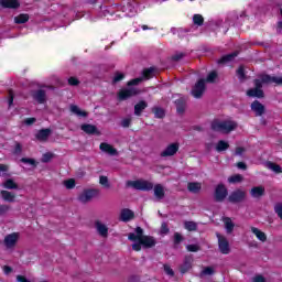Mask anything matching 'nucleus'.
<instances>
[{"label":"nucleus","instance_id":"f257e3e1","mask_svg":"<svg viewBox=\"0 0 282 282\" xmlns=\"http://www.w3.org/2000/svg\"><path fill=\"white\" fill-rule=\"evenodd\" d=\"M282 85V77L270 76L269 74H259L258 78L253 80L254 88L247 90V96L249 98H265V93L263 91V85Z\"/></svg>","mask_w":282,"mask_h":282},{"label":"nucleus","instance_id":"f03ea898","mask_svg":"<svg viewBox=\"0 0 282 282\" xmlns=\"http://www.w3.org/2000/svg\"><path fill=\"white\" fill-rule=\"evenodd\" d=\"M239 124L236 121L232 120H219L215 119L210 123V128L213 131H216L217 133H230L231 131H235Z\"/></svg>","mask_w":282,"mask_h":282},{"label":"nucleus","instance_id":"7ed1b4c3","mask_svg":"<svg viewBox=\"0 0 282 282\" xmlns=\"http://www.w3.org/2000/svg\"><path fill=\"white\" fill-rule=\"evenodd\" d=\"M155 243H158V240H155L153 236H144L140 241L132 245V250H134V252H140L142 247L145 249L155 248Z\"/></svg>","mask_w":282,"mask_h":282},{"label":"nucleus","instance_id":"20e7f679","mask_svg":"<svg viewBox=\"0 0 282 282\" xmlns=\"http://www.w3.org/2000/svg\"><path fill=\"white\" fill-rule=\"evenodd\" d=\"M142 91L140 88L135 87H129V88H122L117 93V98L120 102L124 100H129V98H133L135 96H140Z\"/></svg>","mask_w":282,"mask_h":282},{"label":"nucleus","instance_id":"39448f33","mask_svg":"<svg viewBox=\"0 0 282 282\" xmlns=\"http://www.w3.org/2000/svg\"><path fill=\"white\" fill-rule=\"evenodd\" d=\"M127 186H131L135 191H153V183L144 180L128 181Z\"/></svg>","mask_w":282,"mask_h":282},{"label":"nucleus","instance_id":"423d86ee","mask_svg":"<svg viewBox=\"0 0 282 282\" xmlns=\"http://www.w3.org/2000/svg\"><path fill=\"white\" fill-rule=\"evenodd\" d=\"M248 197V193L241 188L235 189L228 196L229 204H241Z\"/></svg>","mask_w":282,"mask_h":282},{"label":"nucleus","instance_id":"0eeeda50","mask_svg":"<svg viewBox=\"0 0 282 282\" xmlns=\"http://www.w3.org/2000/svg\"><path fill=\"white\" fill-rule=\"evenodd\" d=\"M228 197V188L224 184H218L214 192V199L217 203L224 202Z\"/></svg>","mask_w":282,"mask_h":282},{"label":"nucleus","instance_id":"6e6552de","mask_svg":"<svg viewBox=\"0 0 282 282\" xmlns=\"http://www.w3.org/2000/svg\"><path fill=\"white\" fill-rule=\"evenodd\" d=\"M205 91H206V80L199 79L192 88V96L194 98H202Z\"/></svg>","mask_w":282,"mask_h":282},{"label":"nucleus","instance_id":"1a4fd4ad","mask_svg":"<svg viewBox=\"0 0 282 282\" xmlns=\"http://www.w3.org/2000/svg\"><path fill=\"white\" fill-rule=\"evenodd\" d=\"M216 237L218 239V248L221 254H230V242H228V239L226 238V236L216 234Z\"/></svg>","mask_w":282,"mask_h":282},{"label":"nucleus","instance_id":"9d476101","mask_svg":"<svg viewBox=\"0 0 282 282\" xmlns=\"http://www.w3.org/2000/svg\"><path fill=\"white\" fill-rule=\"evenodd\" d=\"M31 96L39 105H45V102H47V91L44 89L33 90Z\"/></svg>","mask_w":282,"mask_h":282},{"label":"nucleus","instance_id":"9b49d317","mask_svg":"<svg viewBox=\"0 0 282 282\" xmlns=\"http://www.w3.org/2000/svg\"><path fill=\"white\" fill-rule=\"evenodd\" d=\"M98 189H85L79 196L78 199L82 202V204H87L89 200H91L94 197H98Z\"/></svg>","mask_w":282,"mask_h":282},{"label":"nucleus","instance_id":"f8f14e48","mask_svg":"<svg viewBox=\"0 0 282 282\" xmlns=\"http://www.w3.org/2000/svg\"><path fill=\"white\" fill-rule=\"evenodd\" d=\"M180 151V143H171L165 148L164 151L161 152V158H171L175 155Z\"/></svg>","mask_w":282,"mask_h":282},{"label":"nucleus","instance_id":"ddd939ff","mask_svg":"<svg viewBox=\"0 0 282 282\" xmlns=\"http://www.w3.org/2000/svg\"><path fill=\"white\" fill-rule=\"evenodd\" d=\"M174 105L176 107V112L178 116H184L186 112V107H187V99L185 97H180L174 101Z\"/></svg>","mask_w":282,"mask_h":282},{"label":"nucleus","instance_id":"4468645a","mask_svg":"<svg viewBox=\"0 0 282 282\" xmlns=\"http://www.w3.org/2000/svg\"><path fill=\"white\" fill-rule=\"evenodd\" d=\"M191 268H193V256H185L183 263L180 265L181 274H186Z\"/></svg>","mask_w":282,"mask_h":282},{"label":"nucleus","instance_id":"2eb2a0df","mask_svg":"<svg viewBox=\"0 0 282 282\" xmlns=\"http://www.w3.org/2000/svg\"><path fill=\"white\" fill-rule=\"evenodd\" d=\"M120 221H131L132 219H135V213L129 208H123L121 209L120 216H119Z\"/></svg>","mask_w":282,"mask_h":282},{"label":"nucleus","instance_id":"dca6fc26","mask_svg":"<svg viewBox=\"0 0 282 282\" xmlns=\"http://www.w3.org/2000/svg\"><path fill=\"white\" fill-rule=\"evenodd\" d=\"M0 6L9 10H19L21 2H19V0H0Z\"/></svg>","mask_w":282,"mask_h":282},{"label":"nucleus","instance_id":"f3484780","mask_svg":"<svg viewBox=\"0 0 282 282\" xmlns=\"http://www.w3.org/2000/svg\"><path fill=\"white\" fill-rule=\"evenodd\" d=\"M18 241H19V234L13 232V234L6 236L4 246L7 248H14V246H17Z\"/></svg>","mask_w":282,"mask_h":282},{"label":"nucleus","instance_id":"a211bd4d","mask_svg":"<svg viewBox=\"0 0 282 282\" xmlns=\"http://www.w3.org/2000/svg\"><path fill=\"white\" fill-rule=\"evenodd\" d=\"M80 129L88 135H100V131H98V128L94 124L84 123L80 126Z\"/></svg>","mask_w":282,"mask_h":282},{"label":"nucleus","instance_id":"6ab92c4d","mask_svg":"<svg viewBox=\"0 0 282 282\" xmlns=\"http://www.w3.org/2000/svg\"><path fill=\"white\" fill-rule=\"evenodd\" d=\"M251 111H253L256 116H263V113H265V106H263L261 101L254 100L251 104Z\"/></svg>","mask_w":282,"mask_h":282},{"label":"nucleus","instance_id":"aec40b11","mask_svg":"<svg viewBox=\"0 0 282 282\" xmlns=\"http://www.w3.org/2000/svg\"><path fill=\"white\" fill-rule=\"evenodd\" d=\"M50 135H52L51 129H41L35 134V138L39 140V142H47V140H50Z\"/></svg>","mask_w":282,"mask_h":282},{"label":"nucleus","instance_id":"412c9836","mask_svg":"<svg viewBox=\"0 0 282 282\" xmlns=\"http://www.w3.org/2000/svg\"><path fill=\"white\" fill-rule=\"evenodd\" d=\"M135 232H130L128 235V239L129 241H140L144 236V229H142V227H137L135 228Z\"/></svg>","mask_w":282,"mask_h":282},{"label":"nucleus","instance_id":"4be33fe9","mask_svg":"<svg viewBox=\"0 0 282 282\" xmlns=\"http://www.w3.org/2000/svg\"><path fill=\"white\" fill-rule=\"evenodd\" d=\"M0 195L3 199V202H8L9 204H14V202L17 199V194H14L13 192H10V191L2 189L0 192Z\"/></svg>","mask_w":282,"mask_h":282},{"label":"nucleus","instance_id":"5701e85b","mask_svg":"<svg viewBox=\"0 0 282 282\" xmlns=\"http://www.w3.org/2000/svg\"><path fill=\"white\" fill-rule=\"evenodd\" d=\"M99 149L100 151H104V153H108V155H118V150L109 143H100Z\"/></svg>","mask_w":282,"mask_h":282},{"label":"nucleus","instance_id":"b1692460","mask_svg":"<svg viewBox=\"0 0 282 282\" xmlns=\"http://www.w3.org/2000/svg\"><path fill=\"white\" fill-rule=\"evenodd\" d=\"M239 56V51H235L234 53L224 55L221 58L218 59V65H226L227 63H232L234 58Z\"/></svg>","mask_w":282,"mask_h":282},{"label":"nucleus","instance_id":"393cba45","mask_svg":"<svg viewBox=\"0 0 282 282\" xmlns=\"http://www.w3.org/2000/svg\"><path fill=\"white\" fill-rule=\"evenodd\" d=\"M147 107H149V102L144 100H140L137 105H134V116H138V117L142 116Z\"/></svg>","mask_w":282,"mask_h":282},{"label":"nucleus","instance_id":"a878e982","mask_svg":"<svg viewBox=\"0 0 282 282\" xmlns=\"http://www.w3.org/2000/svg\"><path fill=\"white\" fill-rule=\"evenodd\" d=\"M69 109L72 113H75V116H78L79 118H87V116H89V112L80 110V108L76 105H70Z\"/></svg>","mask_w":282,"mask_h":282},{"label":"nucleus","instance_id":"bb28decb","mask_svg":"<svg viewBox=\"0 0 282 282\" xmlns=\"http://www.w3.org/2000/svg\"><path fill=\"white\" fill-rule=\"evenodd\" d=\"M250 194L254 198L263 197V195H265V187L256 186V187L251 188Z\"/></svg>","mask_w":282,"mask_h":282},{"label":"nucleus","instance_id":"cd10ccee","mask_svg":"<svg viewBox=\"0 0 282 282\" xmlns=\"http://www.w3.org/2000/svg\"><path fill=\"white\" fill-rule=\"evenodd\" d=\"M2 186L8 191H19V184H17V182H14L12 178H8L6 182H3Z\"/></svg>","mask_w":282,"mask_h":282},{"label":"nucleus","instance_id":"c85d7f7f","mask_svg":"<svg viewBox=\"0 0 282 282\" xmlns=\"http://www.w3.org/2000/svg\"><path fill=\"white\" fill-rule=\"evenodd\" d=\"M187 191H189V193H194L195 195H197V193H199V191H202V183L189 182L187 184Z\"/></svg>","mask_w":282,"mask_h":282},{"label":"nucleus","instance_id":"c756f323","mask_svg":"<svg viewBox=\"0 0 282 282\" xmlns=\"http://www.w3.org/2000/svg\"><path fill=\"white\" fill-rule=\"evenodd\" d=\"M251 232H253V235H256L257 239H259L262 242L268 241V236L265 235V232L261 231L259 228L257 227H251Z\"/></svg>","mask_w":282,"mask_h":282},{"label":"nucleus","instance_id":"7c9ffc66","mask_svg":"<svg viewBox=\"0 0 282 282\" xmlns=\"http://www.w3.org/2000/svg\"><path fill=\"white\" fill-rule=\"evenodd\" d=\"M165 193H164V186H162V184H156L154 186V197H156V199L162 200V198L164 197Z\"/></svg>","mask_w":282,"mask_h":282},{"label":"nucleus","instance_id":"2f4dec72","mask_svg":"<svg viewBox=\"0 0 282 282\" xmlns=\"http://www.w3.org/2000/svg\"><path fill=\"white\" fill-rule=\"evenodd\" d=\"M95 226L101 237H107V235H109V228H107L106 225L101 224L100 221H97Z\"/></svg>","mask_w":282,"mask_h":282},{"label":"nucleus","instance_id":"473e14b6","mask_svg":"<svg viewBox=\"0 0 282 282\" xmlns=\"http://www.w3.org/2000/svg\"><path fill=\"white\" fill-rule=\"evenodd\" d=\"M30 21V15L28 13H21L14 18V23L18 25H22L23 23H28Z\"/></svg>","mask_w":282,"mask_h":282},{"label":"nucleus","instance_id":"72a5a7b5","mask_svg":"<svg viewBox=\"0 0 282 282\" xmlns=\"http://www.w3.org/2000/svg\"><path fill=\"white\" fill-rule=\"evenodd\" d=\"M228 149H230V143H228L224 140L218 141V143L216 145V151L218 153H221L223 151H228Z\"/></svg>","mask_w":282,"mask_h":282},{"label":"nucleus","instance_id":"f704fd0d","mask_svg":"<svg viewBox=\"0 0 282 282\" xmlns=\"http://www.w3.org/2000/svg\"><path fill=\"white\" fill-rule=\"evenodd\" d=\"M229 184H241L243 182V175L236 174L228 177Z\"/></svg>","mask_w":282,"mask_h":282},{"label":"nucleus","instance_id":"c9c22d12","mask_svg":"<svg viewBox=\"0 0 282 282\" xmlns=\"http://www.w3.org/2000/svg\"><path fill=\"white\" fill-rule=\"evenodd\" d=\"M267 167L270 169V171H273V173H282L281 165L274 163V162H267Z\"/></svg>","mask_w":282,"mask_h":282},{"label":"nucleus","instance_id":"e433bc0d","mask_svg":"<svg viewBox=\"0 0 282 282\" xmlns=\"http://www.w3.org/2000/svg\"><path fill=\"white\" fill-rule=\"evenodd\" d=\"M224 221H225L226 230L228 235H230V232L235 230V223H232V219H230L229 217H226Z\"/></svg>","mask_w":282,"mask_h":282},{"label":"nucleus","instance_id":"4c0bfd02","mask_svg":"<svg viewBox=\"0 0 282 282\" xmlns=\"http://www.w3.org/2000/svg\"><path fill=\"white\" fill-rule=\"evenodd\" d=\"M193 23L196 28H202L204 25V15L202 14H194L193 15Z\"/></svg>","mask_w":282,"mask_h":282},{"label":"nucleus","instance_id":"58836bf2","mask_svg":"<svg viewBox=\"0 0 282 282\" xmlns=\"http://www.w3.org/2000/svg\"><path fill=\"white\" fill-rule=\"evenodd\" d=\"M152 112L154 113L155 118H160V119H162V118H164V116H166V112L160 107L152 108Z\"/></svg>","mask_w":282,"mask_h":282},{"label":"nucleus","instance_id":"ea45409f","mask_svg":"<svg viewBox=\"0 0 282 282\" xmlns=\"http://www.w3.org/2000/svg\"><path fill=\"white\" fill-rule=\"evenodd\" d=\"M143 77H145L147 80L153 78L154 74H155V68L150 67V68H145L143 69Z\"/></svg>","mask_w":282,"mask_h":282},{"label":"nucleus","instance_id":"a19ab883","mask_svg":"<svg viewBox=\"0 0 282 282\" xmlns=\"http://www.w3.org/2000/svg\"><path fill=\"white\" fill-rule=\"evenodd\" d=\"M184 226L189 232H194L195 230H197V223L195 221H185Z\"/></svg>","mask_w":282,"mask_h":282},{"label":"nucleus","instance_id":"79ce46f5","mask_svg":"<svg viewBox=\"0 0 282 282\" xmlns=\"http://www.w3.org/2000/svg\"><path fill=\"white\" fill-rule=\"evenodd\" d=\"M11 209L12 207L8 204L0 205V217H6V215L10 213Z\"/></svg>","mask_w":282,"mask_h":282},{"label":"nucleus","instance_id":"37998d69","mask_svg":"<svg viewBox=\"0 0 282 282\" xmlns=\"http://www.w3.org/2000/svg\"><path fill=\"white\" fill-rule=\"evenodd\" d=\"M64 186L68 189L72 191V188L76 187V180L74 178H68L66 181H64Z\"/></svg>","mask_w":282,"mask_h":282},{"label":"nucleus","instance_id":"c03bdc74","mask_svg":"<svg viewBox=\"0 0 282 282\" xmlns=\"http://www.w3.org/2000/svg\"><path fill=\"white\" fill-rule=\"evenodd\" d=\"M120 80H124V74L120 72L115 73V77L112 79V85H116L117 83H120Z\"/></svg>","mask_w":282,"mask_h":282},{"label":"nucleus","instance_id":"a18cd8bd","mask_svg":"<svg viewBox=\"0 0 282 282\" xmlns=\"http://www.w3.org/2000/svg\"><path fill=\"white\" fill-rule=\"evenodd\" d=\"M202 274H204L205 276H213V274H215V268L205 267L204 270L202 271Z\"/></svg>","mask_w":282,"mask_h":282},{"label":"nucleus","instance_id":"49530a36","mask_svg":"<svg viewBox=\"0 0 282 282\" xmlns=\"http://www.w3.org/2000/svg\"><path fill=\"white\" fill-rule=\"evenodd\" d=\"M99 184H101V186H105L106 188L111 187V184H109V178L107 176H100Z\"/></svg>","mask_w":282,"mask_h":282},{"label":"nucleus","instance_id":"de8ad7c7","mask_svg":"<svg viewBox=\"0 0 282 282\" xmlns=\"http://www.w3.org/2000/svg\"><path fill=\"white\" fill-rule=\"evenodd\" d=\"M142 77L131 79L130 82L127 83V87H135L137 85H140L142 83Z\"/></svg>","mask_w":282,"mask_h":282},{"label":"nucleus","instance_id":"09e8293b","mask_svg":"<svg viewBox=\"0 0 282 282\" xmlns=\"http://www.w3.org/2000/svg\"><path fill=\"white\" fill-rule=\"evenodd\" d=\"M237 76L240 78V80H246V68H243V66H240L237 69Z\"/></svg>","mask_w":282,"mask_h":282},{"label":"nucleus","instance_id":"8fccbe9b","mask_svg":"<svg viewBox=\"0 0 282 282\" xmlns=\"http://www.w3.org/2000/svg\"><path fill=\"white\" fill-rule=\"evenodd\" d=\"M274 213L278 215V217L282 221V203H278L274 205Z\"/></svg>","mask_w":282,"mask_h":282},{"label":"nucleus","instance_id":"3c124183","mask_svg":"<svg viewBox=\"0 0 282 282\" xmlns=\"http://www.w3.org/2000/svg\"><path fill=\"white\" fill-rule=\"evenodd\" d=\"M68 85L70 87H78V85H80V80L77 77H69Z\"/></svg>","mask_w":282,"mask_h":282},{"label":"nucleus","instance_id":"603ef678","mask_svg":"<svg viewBox=\"0 0 282 282\" xmlns=\"http://www.w3.org/2000/svg\"><path fill=\"white\" fill-rule=\"evenodd\" d=\"M217 76H218V74L216 73V70H213L207 75L206 82L215 83V79L217 78Z\"/></svg>","mask_w":282,"mask_h":282},{"label":"nucleus","instance_id":"864d4df0","mask_svg":"<svg viewBox=\"0 0 282 282\" xmlns=\"http://www.w3.org/2000/svg\"><path fill=\"white\" fill-rule=\"evenodd\" d=\"M184 241V236L180 232L174 234V246H180V242Z\"/></svg>","mask_w":282,"mask_h":282},{"label":"nucleus","instance_id":"5fc2aeb1","mask_svg":"<svg viewBox=\"0 0 282 282\" xmlns=\"http://www.w3.org/2000/svg\"><path fill=\"white\" fill-rule=\"evenodd\" d=\"M14 155H21V153H23V145H21V143L15 142V148L13 151Z\"/></svg>","mask_w":282,"mask_h":282},{"label":"nucleus","instance_id":"6e6d98bb","mask_svg":"<svg viewBox=\"0 0 282 282\" xmlns=\"http://www.w3.org/2000/svg\"><path fill=\"white\" fill-rule=\"evenodd\" d=\"M160 232H161V235H169L170 229H169L167 223H162Z\"/></svg>","mask_w":282,"mask_h":282},{"label":"nucleus","instance_id":"4d7b16f0","mask_svg":"<svg viewBox=\"0 0 282 282\" xmlns=\"http://www.w3.org/2000/svg\"><path fill=\"white\" fill-rule=\"evenodd\" d=\"M188 252H199L202 248L198 245H187Z\"/></svg>","mask_w":282,"mask_h":282},{"label":"nucleus","instance_id":"13d9d810","mask_svg":"<svg viewBox=\"0 0 282 282\" xmlns=\"http://www.w3.org/2000/svg\"><path fill=\"white\" fill-rule=\"evenodd\" d=\"M185 56H186V53H175L172 56V61L177 63L178 61H182V58H184Z\"/></svg>","mask_w":282,"mask_h":282},{"label":"nucleus","instance_id":"bf43d9fd","mask_svg":"<svg viewBox=\"0 0 282 282\" xmlns=\"http://www.w3.org/2000/svg\"><path fill=\"white\" fill-rule=\"evenodd\" d=\"M163 268H164V272H165L166 274H169V276H175V271H173V270L171 269V265L164 264Z\"/></svg>","mask_w":282,"mask_h":282},{"label":"nucleus","instance_id":"052dcab7","mask_svg":"<svg viewBox=\"0 0 282 282\" xmlns=\"http://www.w3.org/2000/svg\"><path fill=\"white\" fill-rule=\"evenodd\" d=\"M8 94H9V100H8L9 107H12V105L14 102V90L9 89Z\"/></svg>","mask_w":282,"mask_h":282},{"label":"nucleus","instance_id":"680f3d73","mask_svg":"<svg viewBox=\"0 0 282 282\" xmlns=\"http://www.w3.org/2000/svg\"><path fill=\"white\" fill-rule=\"evenodd\" d=\"M34 122H36V118L34 117L24 119V124H26V127H32Z\"/></svg>","mask_w":282,"mask_h":282},{"label":"nucleus","instance_id":"e2e57ef3","mask_svg":"<svg viewBox=\"0 0 282 282\" xmlns=\"http://www.w3.org/2000/svg\"><path fill=\"white\" fill-rule=\"evenodd\" d=\"M21 162H22L23 164H31V165L36 164V161H34V159H28V158H22V159H21Z\"/></svg>","mask_w":282,"mask_h":282},{"label":"nucleus","instance_id":"0e129e2a","mask_svg":"<svg viewBox=\"0 0 282 282\" xmlns=\"http://www.w3.org/2000/svg\"><path fill=\"white\" fill-rule=\"evenodd\" d=\"M121 127H123L124 129H129V127H131V119H129V118L123 119L121 121Z\"/></svg>","mask_w":282,"mask_h":282},{"label":"nucleus","instance_id":"69168bd1","mask_svg":"<svg viewBox=\"0 0 282 282\" xmlns=\"http://www.w3.org/2000/svg\"><path fill=\"white\" fill-rule=\"evenodd\" d=\"M52 158H54V154L51 153V152H47V153H45V154L43 155L42 161H43V162H50V160H52Z\"/></svg>","mask_w":282,"mask_h":282},{"label":"nucleus","instance_id":"338daca9","mask_svg":"<svg viewBox=\"0 0 282 282\" xmlns=\"http://www.w3.org/2000/svg\"><path fill=\"white\" fill-rule=\"evenodd\" d=\"M17 281L18 282H31L30 280H28V278H25V275H17Z\"/></svg>","mask_w":282,"mask_h":282},{"label":"nucleus","instance_id":"774afa93","mask_svg":"<svg viewBox=\"0 0 282 282\" xmlns=\"http://www.w3.org/2000/svg\"><path fill=\"white\" fill-rule=\"evenodd\" d=\"M253 282H265V278L263 275H256Z\"/></svg>","mask_w":282,"mask_h":282}]
</instances>
